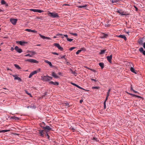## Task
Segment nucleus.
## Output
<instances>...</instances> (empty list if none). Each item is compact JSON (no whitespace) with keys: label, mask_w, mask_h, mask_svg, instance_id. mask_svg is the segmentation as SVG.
<instances>
[{"label":"nucleus","mask_w":145,"mask_h":145,"mask_svg":"<svg viewBox=\"0 0 145 145\" xmlns=\"http://www.w3.org/2000/svg\"><path fill=\"white\" fill-rule=\"evenodd\" d=\"M135 7L136 9V10L137 11L138 10V8L136 7L135 6Z\"/></svg>","instance_id":"obj_60"},{"label":"nucleus","mask_w":145,"mask_h":145,"mask_svg":"<svg viewBox=\"0 0 145 145\" xmlns=\"http://www.w3.org/2000/svg\"><path fill=\"white\" fill-rule=\"evenodd\" d=\"M67 64L68 65H70V63L69 62H67Z\"/></svg>","instance_id":"obj_64"},{"label":"nucleus","mask_w":145,"mask_h":145,"mask_svg":"<svg viewBox=\"0 0 145 145\" xmlns=\"http://www.w3.org/2000/svg\"><path fill=\"white\" fill-rule=\"evenodd\" d=\"M92 88L93 89H98L100 88V87L99 86H95V87H92Z\"/></svg>","instance_id":"obj_33"},{"label":"nucleus","mask_w":145,"mask_h":145,"mask_svg":"<svg viewBox=\"0 0 145 145\" xmlns=\"http://www.w3.org/2000/svg\"><path fill=\"white\" fill-rule=\"evenodd\" d=\"M63 6H70V5L69 4H64L63 5Z\"/></svg>","instance_id":"obj_56"},{"label":"nucleus","mask_w":145,"mask_h":145,"mask_svg":"<svg viewBox=\"0 0 145 145\" xmlns=\"http://www.w3.org/2000/svg\"><path fill=\"white\" fill-rule=\"evenodd\" d=\"M28 62H29L30 63H39V62L34 59H28Z\"/></svg>","instance_id":"obj_5"},{"label":"nucleus","mask_w":145,"mask_h":145,"mask_svg":"<svg viewBox=\"0 0 145 145\" xmlns=\"http://www.w3.org/2000/svg\"><path fill=\"white\" fill-rule=\"evenodd\" d=\"M67 40L69 41V42H71L72 41L73 39H69V38H67Z\"/></svg>","instance_id":"obj_39"},{"label":"nucleus","mask_w":145,"mask_h":145,"mask_svg":"<svg viewBox=\"0 0 145 145\" xmlns=\"http://www.w3.org/2000/svg\"><path fill=\"white\" fill-rule=\"evenodd\" d=\"M14 66L17 69H20V66L16 64H14Z\"/></svg>","instance_id":"obj_28"},{"label":"nucleus","mask_w":145,"mask_h":145,"mask_svg":"<svg viewBox=\"0 0 145 145\" xmlns=\"http://www.w3.org/2000/svg\"><path fill=\"white\" fill-rule=\"evenodd\" d=\"M133 91L135 93H138V92L136 91H135L134 90H133Z\"/></svg>","instance_id":"obj_55"},{"label":"nucleus","mask_w":145,"mask_h":145,"mask_svg":"<svg viewBox=\"0 0 145 145\" xmlns=\"http://www.w3.org/2000/svg\"><path fill=\"white\" fill-rule=\"evenodd\" d=\"M108 96L107 95L106 97L105 100V101L104 102H106V101H107V99H108Z\"/></svg>","instance_id":"obj_53"},{"label":"nucleus","mask_w":145,"mask_h":145,"mask_svg":"<svg viewBox=\"0 0 145 145\" xmlns=\"http://www.w3.org/2000/svg\"><path fill=\"white\" fill-rule=\"evenodd\" d=\"M40 69L39 68L38 69H37V70L35 71L36 72H37V73L38 72H39L40 71Z\"/></svg>","instance_id":"obj_40"},{"label":"nucleus","mask_w":145,"mask_h":145,"mask_svg":"<svg viewBox=\"0 0 145 145\" xmlns=\"http://www.w3.org/2000/svg\"><path fill=\"white\" fill-rule=\"evenodd\" d=\"M9 131V130H2V132L5 133V132H6L8 131Z\"/></svg>","instance_id":"obj_35"},{"label":"nucleus","mask_w":145,"mask_h":145,"mask_svg":"<svg viewBox=\"0 0 145 145\" xmlns=\"http://www.w3.org/2000/svg\"><path fill=\"white\" fill-rule=\"evenodd\" d=\"M49 83L50 84H53L55 86H57L59 85V83L57 82H54L53 81H50L49 82Z\"/></svg>","instance_id":"obj_15"},{"label":"nucleus","mask_w":145,"mask_h":145,"mask_svg":"<svg viewBox=\"0 0 145 145\" xmlns=\"http://www.w3.org/2000/svg\"><path fill=\"white\" fill-rule=\"evenodd\" d=\"M82 51V50H78V51L77 52H76V54L77 55L79 53L81 52Z\"/></svg>","instance_id":"obj_34"},{"label":"nucleus","mask_w":145,"mask_h":145,"mask_svg":"<svg viewBox=\"0 0 145 145\" xmlns=\"http://www.w3.org/2000/svg\"><path fill=\"white\" fill-rule=\"evenodd\" d=\"M117 12L120 14L121 15H128V14L126 13V12H125L121 9L118 10Z\"/></svg>","instance_id":"obj_4"},{"label":"nucleus","mask_w":145,"mask_h":145,"mask_svg":"<svg viewBox=\"0 0 145 145\" xmlns=\"http://www.w3.org/2000/svg\"><path fill=\"white\" fill-rule=\"evenodd\" d=\"M28 95H29V98H30V97H33V96L30 93H28Z\"/></svg>","instance_id":"obj_44"},{"label":"nucleus","mask_w":145,"mask_h":145,"mask_svg":"<svg viewBox=\"0 0 145 145\" xmlns=\"http://www.w3.org/2000/svg\"><path fill=\"white\" fill-rule=\"evenodd\" d=\"M52 75L54 78H59V76L54 72H52Z\"/></svg>","instance_id":"obj_11"},{"label":"nucleus","mask_w":145,"mask_h":145,"mask_svg":"<svg viewBox=\"0 0 145 145\" xmlns=\"http://www.w3.org/2000/svg\"><path fill=\"white\" fill-rule=\"evenodd\" d=\"M54 45L55 46L57 47L59 49L61 50H63V48L61 47L60 46L59 44L58 43H55Z\"/></svg>","instance_id":"obj_7"},{"label":"nucleus","mask_w":145,"mask_h":145,"mask_svg":"<svg viewBox=\"0 0 145 145\" xmlns=\"http://www.w3.org/2000/svg\"><path fill=\"white\" fill-rule=\"evenodd\" d=\"M130 70L132 72L135 73V74H137L136 71H135V69L133 67H131L130 69Z\"/></svg>","instance_id":"obj_19"},{"label":"nucleus","mask_w":145,"mask_h":145,"mask_svg":"<svg viewBox=\"0 0 145 145\" xmlns=\"http://www.w3.org/2000/svg\"><path fill=\"white\" fill-rule=\"evenodd\" d=\"M31 73L33 75L35 74H37V72H36L35 71H34L33 72H31Z\"/></svg>","instance_id":"obj_38"},{"label":"nucleus","mask_w":145,"mask_h":145,"mask_svg":"<svg viewBox=\"0 0 145 145\" xmlns=\"http://www.w3.org/2000/svg\"><path fill=\"white\" fill-rule=\"evenodd\" d=\"M99 65L101 67V68L102 69L104 67V64L102 63H99Z\"/></svg>","instance_id":"obj_23"},{"label":"nucleus","mask_w":145,"mask_h":145,"mask_svg":"<svg viewBox=\"0 0 145 145\" xmlns=\"http://www.w3.org/2000/svg\"><path fill=\"white\" fill-rule=\"evenodd\" d=\"M1 3L2 5H5L6 4V2L4 0H1Z\"/></svg>","instance_id":"obj_31"},{"label":"nucleus","mask_w":145,"mask_h":145,"mask_svg":"<svg viewBox=\"0 0 145 145\" xmlns=\"http://www.w3.org/2000/svg\"><path fill=\"white\" fill-rule=\"evenodd\" d=\"M93 140H95L96 141H97V138H96L93 137Z\"/></svg>","instance_id":"obj_49"},{"label":"nucleus","mask_w":145,"mask_h":145,"mask_svg":"<svg viewBox=\"0 0 145 145\" xmlns=\"http://www.w3.org/2000/svg\"><path fill=\"white\" fill-rule=\"evenodd\" d=\"M14 49L19 53H21L22 52V50L21 48H19L17 46H15Z\"/></svg>","instance_id":"obj_9"},{"label":"nucleus","mask_w":145,"mask_h":145,"mask_svg":"<svg viewBox=\"0 0 145 145\" xmlns=\"http://www.w3.org/2000/svg\"><path fill=\"white\" fill-rule=\"evenodd\" d=\"M39 35L40 36L41 38H42L43 39H48V40H51V39H50V38L49 37H45L44 36L42 35L41 34H39Z\"/></svg>","instance_id":"obj_12"},{"label":"nucleus","mask_w":145,"mask_h":145,"mask_svg":"<svg viewBox=\"0 0 145 145\" xmlns=\"http://www.w3.org/2000/svg\"><path fill=\"white\" fill-rule=\"evenodd\" d=\"M33 75H32V74L31 73H30V74L29 75V78H31V77L33 76Z\"/></svg>","instance_id":"obj_51"},{"label":"nucleus","mask_w":145,"mask_h":145,"mask_svg":"<svg viewBox=\"0 0 145 145\" xmlns=\"http://www.w3.org/2000/svg\"><path fill=\"white\" fill-rule=\"evenodd\" d=\"M44 131H41L39 132V134H40V135L42 137H43L44 136V132H43Z\"/></svg>","instance_id":"obj_24"},{"label":"nucleus","mask_w":145,"mask_h":145,"mask_svg":"<svg viewBox=\"0 0 145 145\" xmlns=\"http://www.w3.org/2000/svg\"><path fill=\"white\" fill-rule=\"evenodd\" d=\"M107 59L108 62L111 63L112 62V55H111L110 56H107L106 57Z\"/></svg>","instance_id":"obj_10"},{"label":"nucleus","mask_w":145,"mask_h":145,"mask_svg":"<svg viewBox=\"0 0 145 145\" xmlns=\"http://www.w3.org/2000/svg\"><path fill=\"white\" fill-rule=\"evenodd\" d=\"M71 73L72 74H73L75 76H76L77 75V73L76 72L73 71L71 69Z\"/></svg>","instance_id":"obj_26"},{"label":"nucleus","mask_w":145,"mask_h":145,"mask_svg":"<svg viewBox=\"0 0 145 145\" xmlns=\"http://www.w3.org/2000/svg\"><path fill=\"white\" fill-rule=\"evenodd\" d=\"M13 76L14 77V79L15 80H17L19 81L21 80V78L18 77L16 75H13Z\"/></svg>","instance_id":"obj_20"},{"label":"nucleus","mask_w":145,"mask_h":145,"mask_svg":"<svg viewBox=\"0 0 145 145\" xmlns=\"http://www.w3.org/2000/svg\"><path fill=\"white\" fill-rule=\"evenodd\" d=\"M46 135H47V138L48 139H49L50 137V136L49 135H48V134L47 133H46Z\"/></svg>","instance_id":"obj_52"},{"label":"nucleus","mask_w":145,"mask_h":145,"mask_svg":"<svg viewBox=\"0 0 145 145\" xmlns=\"http://www.w3.org/2000/svg\"><path fill=\"white\" fill-rule=\"evenodd\" d=\"M16 42L18 43V44H19L21 46H23L24 45V44L26 43V42H24L22 41H17Z\"/></svg>","instance_id":"obj_16"},{"label":"nucleus","mask_w":145,"mask_h":145,"mask_svg":"<svg viewBox=\"0 0 145 145\" xmlns=\"http://www.w3.org/2000/svg\"><path fill=\"white\" fill-rule=\"evenodd\" d=\"M87 6V5H82L78 7L79 8H85Z\"/></svg>","instance_id":"obj_27"},{"label":"nucleus","mask_w":145,"mask_h":145,"mask_svg":"<svg viewBox=\"0 0 145 145\" xmlns=\"http://www.w3.org/2000/svg\"><path fill=\"white\" fill-rule=\"evenodd\" d=\"M44 62L48 64L50 67L52 66V65L51 63V62H50L49 61H48L47 60H45Z\"/></svg>","instance_id":"obj_21"},{"label":"nucleus","mask_w":145,"mask_h":145,"mask_svg":"<svg viewBox=\"0 0 145 145\" xmlns=\"http://www.w3.org/2000/svg\"><path fill=\"white\" fill-rule=\"evenodd\" d=\"M106 103L105 102H104V108L105 109L106 108Z\"/></svg>","instance_id":"obj_46"},{"label":"nucleus","mask_w":145,"mask_h":145,"mask_svg":"<svg viewBox=\"0 0 145 145\" xmlns=\"http://www.w3.org/2000/svg\"><path fill=\"white\" fill-rule=\"evenodd\" d=\"M71 83V84L72 85H74V86H75L76 87V86L77 85V84H75L74 83Z\"/></svg>","instance_id":"obj_47"},{"label":"nucleus","mask_w":145,"mask_h":145,"mask_svg":"<svg viewBox=\"0 0 145 145\" xmlns=\"http://www.w3.org/2000/svg\"><path fill=\"white\" fill-rule=\"evenodd\" d=\"M83 101V100H81L80 101V103H82Z\"/></svg>","instance_id":"obj_58"},{"label":"nucleus","mask_w":145,"mask_h":145,"mask_svg":"<svg viewBox=\"0 0 145 145\" xmlns=\"http://www.w3.org/2000/svg\"><path fill=\"white\" fill-rule=\"evenodd\" d=\"M90 70L93 72H95V70H93V69H91Z\"/></svg>","instance_id":"obj_59"},{"label":"nucleus","mask_w":145,"mask_h":145,"mask_svg":"<svg viewBox=\"0 0 145 145\" xmlns=\"http://www.w3.org/2000/svg\"><path fill=\"white\" fill-rule=\"evenodd\" d=\"M43 128L45 130H47L48 131H50L51 130V128L48 126H46L45 127H44Z\"/></svg>","instance_id":"obj_18"},{"label":"nucleus","mask_w":145,"mask_h":145,"mask_svg":"<svg viewBox=\"0 0 145 145\" xmlns=\"http://www.w3.org/2000/svg\"><path fill=\"white\" fill-rule=\"evenodd\" d=\"M143 47L145 49V42H144L143 43Z\"/></svg>","instance_id":"obj_57"},{"label":"nucleus","mask_w":145,"mask_h":145,"mask_svg":"<svg viewBox=\"0 0 145 145\" xmlns=\"http://www.w3.org/2000/svg\"><path fill=\"white\" fill-rule=\"evenodd\" d=\"M112 3H115L114 0H112Z\"/></svg>","instance_id":"obj_62"},{"label":"nucleus","mask_w":145,"mask_h":145,"mask_svg":"<svg viewBox=\"0 0 145 145\" xmlns=\"http://www.w3.org/2000/svg\"><path fill=\"white\" fill-rule=\"evenodd\" d=\"M70 34L73 35L77 36V34L76 33H71Z\"/></svg>","instance_id":"obj_43"},{"label":"nucleus","mask_w":145,"mask_h":145,"mask_svg":"<svg viewBox=\"0 0 145 145\" xmlns=\"http://www.w3.org/2000/svg\"><path fill=\"white\" fill-rule=\"evenodd\" d=\"M10 22L13 25H15L16 24L17 20L16 19H11L10 20Z\"/></svg>","instance_id":"obj_6"},{"label":"nucleus","mask_w":145,"mask_h":145,"mask_svg":"<svg viewBox=\"0 0 145 145\" xmlns=\"http://www.w3.org/2000/svg\"><path fill=\"white\" fill-rule=\"evenodd\" d=\"M36 54L35 52L31 50H28V56L31 57H32L34 55Z\"/></svg>","instance_id":"obj_3"},{"label":"nucleus","mask_w":145,"mask_h":145,"mask_svg":"<svg viewBox=\"0 0 145 145\" xmlns=\"http://www.w3.org/2000/svg\"><path fill=\"white\" fill-rule=\"evenodd\" d=\"M30 11H33L34 12H38L39 13H41L43 12V11L40 10L39 9H32L29 10Z\"/></svg>","instance_id":"obj_8"},{"label":"nucleus","mask_w":145,"mask_h":145,"mask_svg":"<svg viewBox=\"0 0 145 145\" xmlns=\"http://www.w3.org/2000/svg\"><path fill=\"white\" fill-rule=\"evenodd\" d=\"M110 89H109L108 91V92L107 93V95L108 96H109V95L110 92Z\"/></svg>","instance_id":"obj_36"},{"label":"nucleus","mask_w":145,"mask_h":145,"mask_svg":"<svg viewBox=\"0 0 145 145\" xmlns=\"http://www.w3.org/2000/svg\"><path fill=\"white\" fill-rule=\"evenodd\" d=\"M57 35L60 36H62L61 37L62 38H63L64 37L63 36L65 37L67 39V38H68V35H63L62 34H58Z\"/></svg>","instance_id":"obj_14"},{"label":"nucleus","mask_w":145,"mask_h":145,"mask_svg":"<svg viewBox=\"0 0 145 145\" xmlns=\"http://www.w3.org/2000/svg\"><path fill=\"white\" fill-rule=\"evenodd\" d=\"M91 80H92V81H94L95 82H96V80H95V79H91Z\"/></svg>","instance_id":"obj_61"},{"label":"nucleus","mask_w":145,"mask_h":145,"mask_svg":"<svg viewBox=\"0 0 145 145\" xmlns=\"http://www.w3.org/2000/svg\"><path fill=\"white\" fill-rule=\"evenodd\" d=\"M42 80L44 81H47L52 80V77L49 76L48 75L46 76H43L41 77Z\"/></svg>","instance_id":"obj_1"},{"label":"nucleus","mask_w":145,"mask_h":145,"mask_svg":"<svg viewBox=\"0 0 145 145\" xmlns=\"http://www.w3.org/2000/svg\"><path fill=\"white\" fill-rule=\"evenodd\" d=\"M118 37L123 39L125 41L127 40V38L124 35H120Z\"/></svg>","instance_id":"obj_17"},{"label":"nucleus","mask_w":145,"mask_h":145,"mask_svg":"<svg viewBox=\"0 0 145 145\" xmlns=\"http://www.w3.org/2000/svg\"><path fill=\"white\" fill-rule=\"evenodd\" d=\"M80 50H82V51H85L86 50L85 48H81Z\"/></svg>","instance_id":"obj_50"},{"label":"nucleus","mask_w":145,"mask_h":145,"mask_svg":"<svg viewBox=\"0 0 145 145\" xmlns=\"http://www.w3.org/2000/svg\"><path fill=\"white\" fill-rule=\"evenodd\" d=\"M76 87L80 89L84 90L83 88H82V87H80V86H79L78 85H77V86H76Z\"/></svg>","instance_id":"obj_41"},{"label":"nucleus","mask_w":145,"mask_h":145,"mask_svg":"<svg viewBox=\"0 0 145 145\" xmlns=\"http://www.w3.org/2000/svg\"><path fill=\"white\" fill-rule=\"evenodd\" d=\"M138 42L139 44L142 45L143 44V41L142 40H139Z\"/></svg>","instance_id":"obj_32"},{"label":"nucleus","mask_w":145,"mask_h":145,"mask_svg":"<svg viewBox=\"0 0 145 145\" xmlns=\"http://www.w3.org/2000/svg\"><path fill=\"white\" fill-rule=\"evenodd\" d=\"M127 93L128 94H129V95H131L132 96V95H133V94H132V93H129L128 92H127Z\"/></svg>","instance_id":"obj_63"},{"label":"nucleus","mask_w":145,"mask_h":145,"mask_svg":"<svg viewBox=\"0 0 145 145\" xmlns=\"http://www.w3.org/2000/svg\"><path fill=\"white\" fill-rule=\"evenodd\" d=\"M48 14L49 16L52 18H57L59 17L58 14L55 12H49Z\"/></svg>","instance_id":"obj_2"},{"label":"nucleus","mask_w":145,"mask_h":145,"mask_svg":"<svg viewBox=\"0 0 145 145\" xmlns=\"http://www.w3.org/2000/svg\"><path fill=\"white\" fill-rule=\"evenodd\" d=\"M75 48L76 47H72L70 48L69 50L70 51H71L73 50L74 49H75Z\"/></svg>","instance_id":"obj_42"},{"label":"nucleus","mask_w":145,"mask_h":145,"mask_svg":"<svg viewBox=\"0 0 145 145\" xmlns=\"http://www.w3.org/2000/svg\"><path fill=\"white\" fill-rule=\"evenodd\" d=\"M108 36V35L104 33L103 34V36H102V37L106 38Z\"/></svg>","instance_id":"obj_29"},{"label":"nucleus","mask_w":145,"mask_h":145,"mask_svg":"<svg viewBox=\"0 0 145 145\" xmlns=\"http://www.w3.org/2000/svg\"><path fill=\"white\" fill-rule=\"evenodd\" d=\"M52 54H54V55H58V54L57 53H56V52H52Z\"/></svg>","instance_id":"obj_45"},{"label":"nucleus","mask_w":145,"mask_h":145,"mask_svg":"<svg viewBox=\"0 0 145 145\" xmlns=\"http://www.w3.org/2000/svg\"><path fill=\"white\" fill-rule=\"evenodd\" d=\"M106 50H101V52L100 53V54H104Z\"/></svg>","instance_id":"obj_30"},{"label":"nucleus","mask_w":145,"mask_h":145,"mask_svg":"<svg viewBox=\"0 0 145 145\" xmlns=\"http://www.w3.org/2000/svg\"><path fill=\"white\" fill-rule=\"evenodd\" d=\"M35 19H40V20H42L43 19V17L42 16L40 17H36L35 18Z\"/></svg>","instance_id":"obj_25"},{"label":"nucleus","mask_w":145,"mask_h":145,"mask_svg":"<svg viewBox=\"0 0 145 145\" xmlns=\"http://www.w3.org/2000/svg\"><path fill=\"white\" fill-rule=\"evenodd\" d=\"M65 56H62L61 57V59H62V58H64L65 59Z\"/></svg>","instance_id":"obj_54"},{"label":"nucleus","mask_w":145,"mask_h":145,"mask_svg":"<svg viewBox=\"0 0 145 145\" xmlns=\"http://www.w3.org/2000/svg\"><path fill=\"white\" fill-rule=\"evenodd\" d=\"M27 31L28 32H31L34 33H37V31L34 30H31L30 29H28Z\"/></svg>","instance_id":"obj_22"},{"label":"nucleus","mask_w":145,"mask_h":145,"mask_svg":"<svg viewBox=\"0 0 145 145\" xmlns=\"http://www.w3.org/2000/svg\"><path fill=\"white\" fill-rule=\"evenodd\" d=\"M31 73L33 75L35 74H37V72H36L35 71H34L33 72H31Z\"/></svg>","instance_id":"obj_37"},{"label":"nucleus","mask_w":145,"mask_h":145,"mask_svg":"<svg viewBox=\"0 0 145 145\" xmlns=\"http://www.w3.org/2000/svg\"><path fill=\"white\" fill-rule=\"evenodd\" d=\"M139 51L142 53L145 56V50L144 51L143 48L141 47L139 50Z\"/></svg>","instance_id":"obj_13"},{"label":"nucleus","mask_w":145,"mask_h":145,"mask_svg":"<svg viewBox=\"0 0 145 145\" xmlns=\"http://www.w3.org/2000/svg\"><path fill=\"white\" fill-rule=\"evenodd\" d=\"M133 97H139L138 96H137V95H136L135 94H133L132 96Z\"/></svg>","instance_id":"obj_48"}]
</instances>
